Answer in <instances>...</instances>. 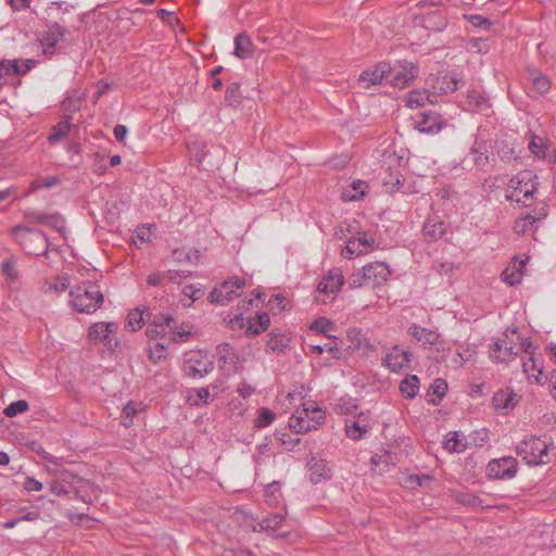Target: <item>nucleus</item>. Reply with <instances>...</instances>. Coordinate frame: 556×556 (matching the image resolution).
<instances>
[{
    "instance_id": "nucleus-15",
    "label": "nucleus",
    "mask_w": 556,
    "mask_h": 556,
    "mask_svg": "<svg viewBox=\"0 0 556 556\" xmlns=\"http://www.w3.org/2000/svg\"><path fill=\"white\" fill-rule=\"evenodd\" d=\"M389 73H391V64L379 62L374 68L362 72L357 81L362 88L368 89L374 85L381 84L383 79H388Z\"/></svg>"
},
{
    "instance_id": "nucleus-54",
    "label": "nucleus",
    "mask_w": 556,
    "mask_h": 556,
    "mask_svg": "<svg viewBox=\"0 0 556 556\" xmlns=\"http://www.w3.org/2000/svg\"><path fill=\"white\" fill-rule=\"evenodd\" d=\"M383 186L387 187L390 191L399 190L402 185V175L399 173H390L387 177L382 179Z\"/></svg>"
},
{
    "instance_id": "nucleus-18",
    "label": "nucleus",
    "mask_w": 556,
    "mask_h": 556,
    "mask_svg": "<svg viewBox=\"0 0 556 556\" xmlns=\"http://www.w3.org/2000/svg\"><path fill=\"white\" fill-rule=\"evenodd\" d=\"M66 34V29L61 26L58 23H52L48 26V30L43 31L40 37L39 41L42 46L43 53L46 55H53L55 52V46L59 42L60 39L64 37Z\"/></svg>"
},
{
    "instance_id": "nucleus-42",
    "label": "nucleus",
    "mask_w": 556,
    "mask_h": 556,
    "mask_svg": "<svg viewBox=\"0 0 556 556\" xmlns=\"http://www.w3.org/2000/svg\"><path fill=\"white\" fill-rule=\"evenodd\" d=\"M532 86L539 94H545L552 87L549 78L540 72L532 73Z\"/></svg>"
},
{
    "instance_id": "nucleus-23",
    "label": "nucleus",
    "mask_w": 556,
    "mask_h": 556,
    "mask_svg": "<svg viewBox=\"0 0 556 556\" xmlns=\"http://www.w3.org/2000/svg\"><path fill=\"white\" fill-rule=\"evenodd\" d=\"M503 337L507 340V345H505L503 354H495L494 358L498 362H508L519 353L518 341L520 336L517 329H507L503 332Z\"/></svg>"
},
{
    "instance_id": "nucleus-29",
    "label": "nucleus",
    "mask_w": 556,
    "mask_h": 556,
    "mask_svg": "<svg viewBox=\"0 0 556 556\" xmlns=\"http://www.w3.org/2000/svg\"><path fill=\"white\" fill-rule=\"evenodd\" d=\"M311 471V481L313 483H319L323 480L330 479V468L326 460L312 458L308 463Z\"/></svg>"
},
{
    "instance_id": "nucleus-50",
    "label": "nucleus",
    "mask_w": 556,
    "mask_h": 556,
    "mask_svg": "<svg viewBox=\"0 0 556 556\" xmlns=\"http://www.w3.org/2000/svg\"><path fill=\"white\" fill-rule=\"evenodd\" d=\"M46 225L60 233L65 232V219L60 213L48 214Z\"/></svg>"
},
{
    "instance_id": "nucleus-47",
    "label": "nucleus",
    "mask_w": 556,
    "mask_h": 556,
    "mask_svg": "<svg viewBox=\"0 0 556 556\" xmlns=\"http://www.w3.org/2000/svg\"><path fill=\"white\" fill-rule=\"evenodd\" d=\"M529 150L539 159L546 157V146L544 140L539 136H532L529 146Z\"/></svg>"
},
{
    "instance_id": "nucleus-31",
    "label": "nucleus",
    "mask_w": 556,
    "mask_h": 556,
    "mask_svg": "<svg viewBox=\"0 0 556 556\" xmlns=\"http://www.w3.org/2000/svg\"><path fill=\"white\" fill-rule=\"evenodd\" d=\"M468 106L478 112H485L491 108L489 98L481 91L472 89L467 93Z\"/></svg>"
},
{
    "instance_id": "nucleus-26",
    "label": "nucleus",
    "mask_w": 556,
    "mask_h": 556,
    "mask_svg": "<svg viewBox=\"0 0 556 556\" xmlns=\"http://www.w3.org/2000/svg\"><path fill=\"white\" fill-rule=\"evenodd\" d=\"M267 337L266 349L271 352H283L291 343V337L279 329H273Z\"/></svg>"
},
{
    "instance_id": "nucleus-4",
    "label": "nucleus",
    "mask_w": 556,
    "mask_h": 556,
    "mask_svg": "<svg viewBox=\"0 0 556 556\" xmlns=\"http://www.w3.org/2000/svg\"><path fill=\"white\" fill-rule=\"evenodd\" d=\"M13 236L27 254L34 256L48 254L50 244L43 231L18 225L13 228Z\"/></svg>"
},
{
    "instance_id": "nucleus-49",
    "label": "nucleus",
    "mask_w": 556,
    "mask_h": 556,
    "mask_svg": "<svg viewBox=\"0 0 556 556\" xmlns=\"http://www.w3.org/2000/svg\"><path fill=\"white\" fill-rule=\"evenodd\" d=\"M430 392H432V394L437 395L438 397V401H434V400H431L430 402L432 404H438L443 397L444 395L446 394V391H447V382L442 379V378H438L433 381V383L430 386V389H429Z\"/></svg>"
},
{
    "instance_id": "nucleus-1",
    "label": "nucleus",
    "mask_w": 556,
    "mask_h": 556,
    "mask_svg": "<svg viewBox=\"0 0 556 556\" xmlns=\"http://www.w3.org/2000/svg\"><path fill=\"white\" fill-rule=\"evenodd\" d=\"M70 304L80 314H93L104 302L100 287L92 281H84L70 291Z\"/></svg>"
},
{
    "instance_id": "nucleus-57",
    "label": "nucleus",
    "mask_w": 556,
    "mask_h": 556,
    "mask_svg": "<svg viewBox=\"0 0 556 556\" xmlns=\"http://www.w3.org/2000/svg\"><path fill=\"white\" fill-rule=\"evenodd\" d=\"M333 328V323L325 317L314 320L311 325V329L318 333L327 334V331Z\"/></svg>"
},
{
    "instance_id": "nucleus-24",
    "label": "nucleus",
    "mask_w": 556,
    "mask_h": 556,
    "mask_svg": "<svg viewBox=\"0 0 556 556\" xmlns=\"http://www.w3.org/2000/svg\"><path fill=\"white\" fill-rule=\"evenodd\" d=\"M493 149L495 159L498 157L503 162H510L517 159L514 141L506 136L493 139Z\"/></svg>"
},
{
    "instance_id": "nucleus-8",
    "label": "nucleus",
    "mask_w": 556,
    "mask_h": 556,
    "mask_svg": "<svg viewBox=\"0 0 556 556\" xmlns=\"http://www.w3.org/2000/svg\"><path fill=\"white\" fill-rule=\"evenodd\" d=\"M83 479L78 476L62 472L60 477L50 483V491L56 496H67L70 500H80L89 503L91 500L81 494L79 485Z\"/></svg>"
},
{
    "instance_id": "nucleus-14",
    "label": "nucleus",
    "mask_w": 556,
    "mask_h": 556,
    "mask_svg": "<svg viewBox=\"0 0 556 556\" xmlns=\"http://www.w3.org/2000/svg\"><path fill=\"white\" fill-rule=\"evenodd\" d=\"M428 84L431 86L435 98L439 94L454 92L456 89L465 85L463 79H458L454 74L450 73H439L438 76L431 77L428 80Z\"/></svg>"
},
{
    "instance_id": "nucleus-48",
    "label": "nucleus",
    "mask_w": 556,
    "mask_h": 556,
    "mask_svg": "<svg viewBox=\"0 0 556 556\" xmlns=\"http://www.w3.org/2000/svg\"><path fill=\"white\" fill-rule=\"evenodd\" d=\"M208 399H210L208 388L193 389L188 396V401L192 405H197V406L200 404H207Z\"/></svg>"
},
{
    "instance_id": "nucleus-20",
    "label": "nucleus",
    "mask_w": 556,
    "mask_h": 556,
    "mask_svg": "<svg viewBox=\"0 0 556 556\" xmlns=\"http://www.w3.org/2000/svg\"><path fill=\"white\" fill-rule=\"evenodd\" d=\"M371 429L364 413L345 422L346 435L352 440H361Z\"/></svg>"
},
{
    "instance_id": "nucleus-43",
    "label": "nucleus",
    "mask_w": 556,
    "mask_h": 556,
    "mask_svg": "<svg viewBox=\"0 0 556 556\" xmlns=\"http://www.w3.org/2000/svg\"><path fill=\"white\" fill-rule=\"evenodd\" d=\"M276 419V414L267 407H261L257 409V415L254 420V427L263 429L268 427Z\"/></svg>"
},
{
    "instance_id": "nucleus-59",
    "label": "nucleus",
    "mask_w": 556,
    "mask_h": 556,
    "mask_svg": "<svg viewBox=\"0 0 556 556\" xmlns=\"http://www.w3.org/2000/svg\"><path fill=\"white\" fill-rule=\"evenodd\" d=\"M327 337L332 339V341L330 343H326L324 345L325 351H327L331 355L332 358L340 359L342 356V352L337 342L339 339L336 336L328 334Z\"/></svg>"
},
{
    "instance_id": "nucleus-53",
    "label": "nucleus",
    "mask_w": 556,
    "mask_h": 556,
    "mask_svg": "<svg viewBox=\"0 0 556 556\" xmlns=\"http://www.w3.org/2000/svg\"><path fill=\"white\" fill-rule=\"evenodd\" d=\"M173 329L174 328L150 323L147 328V336L150 339H155L156 337H164L165 334L170 333Z\"/></svg>"
},
{
    "instance_id": "nucleus-36",
    "label": "nucleus",
    "mask_w": 556,
    "mask_h": 556,
    "mask_svg": "<svg viewBox=\"0 0 556 556\" xmlns=\"http://www.w3.org/2000/svg\"><path fill=\"white\" fill-rule=\"evenodd\" d=\"M419 387H420L419 378L416 375H408L400 383V391L404 397L414 399L419 391Z\"/></svg>"
},
{
    "instance_id": "nucleus-33",
    "label": "nucleus",
    "mask_w": 556,
    "mask_h": 556,
    "mask_svg": "<svg viewBox=\"0 0 556 556\" xmlns=\"http://www.w3.org/2000/svg\"><path fill=\"white\" fill-rule=\"evenodd\" d=\"M233 54L237 58L242 59V60L252 56V54H253L252 41L248 35L241 33L235 37Z\"/></svg>"
},
{
    "instance_id": "nucleus-7",
    "label": "nucleus",
    "mask_w": 556,
    "mask_h": 556,
    "mask_svg": "<svg viewBox=\"0 0 556 556\" xmlns=\"http://www.w3.org/2000/svg\"><path fill=\"white\" fill-rule=\"evenodd\" d=\"M214 369L213 356L207 352L195 350L189 351L184 356L182 370L186 376L197 379L212 372Z\"/></svg>"
},
{
    "instance_id": "nucleus-56",
    "label": "nucleus",
    "mask_w": 556,
    "mask_h": 556,
    "mask_svg": "<svg viewBox=\"0 0 556 556\" xmlns=\"http://www.w3.org/2000/svg\"><path fill=\"white\" fill-rule=\"evenodd\" d=\"M1 273L9 279L14 280L17 278V271L15 269V261L13 258L4 260L0 264Z\"/></svg>"
},
{
    "instance_id": "nucleus-28",
    "label": "nucleus",
    "mask_w": 556,
    "mask_h": 556,
    "mask_svg": "<svg viewBox=\"0 0 556 556\" xmlns=\"http://www.w3.org/2000/svg\"><path fill=\"white\" fill-rule=\"evenodd\" d=\"M427 102L432 105L437 103L433 92H430L427 89L412 90L407 94L406 105L410 109L425 106Z\"/></svg>"
},
{
    "instance_id": "nucleus-46",
    "label": "nucleus",
    "mask_w": 556,
    "mask_h": 556,
    "mask_svg": "<svg viewBox=\"0 0 556 556\" xmlns=\"http://www.w3.org/2000/svg\"><path fill=\"white\" fill-rule=\"evenodd\" d=\"M28 409H29L28 402L25 400H18V401H15V402H12L11 404H9L3 409V414L7 417L12 418V417L17 416L18 414H23V413L27 412Z\"/></svg>"
},
{
    "instance_id": "nucleus-63",
    "label": "nucleus",
    "mask_w": 556,
    "mask_h": 556,
    "mask_svg": "<svg viewBox=\"0 0 556 556\" xmlns=\"http://www.w3.org/2000/svg\"><path fill=\"white\" fill-rule=\"evenodd\" d=\"M24 215L29 223L46 225L48 214L38 211H26Z\"/></svg>"
},
{
    "instance_id": "nucleus-62",
    "label": "nucleus",
    "mask_w": 556,
    "mask_h": 556,
    "mask_svg": "<svg viewBox=\"0 0 556 556\" xmlns=\"http://www.w3.org/2000/svg\"><path fill=\"white\" fill-rule=\"evenodd\" d=\"M60 182V179L56 176H49L41 179H37L33 182L34 189L40 188H51L56 186Z\"/></svg>"
},
{
    "instance_id": "nucleus-37",
    "label": "nucleus",
    "mask_w": 556,
    "mask_h": 556,
    "mask_svg": "<svg viewBox=\"0 0 556 556\" xmlns=\"http://www.w3.org/2000/svg\"><path fill=\"white\" fill-rule=\"evenodd\" d=\"M501 276L508 286H516L521 281L523 273L517 269V256L513 258V263L502 271Z\"/></svg>"
},
{
    "instance_id": "nucleus-27",
    "label": "nucleus",
    "mask_w": 556,
    "mask_h": 556,
    "mask_svg": "<svg viewBox=\"0 0 556 556\" xmlns=\"http://www.w3.org/2000/svg\"><path fill=\"white\" fill-rule=\"evenodd\" d=\"M492 403L495 409H503L508 412L516 405V393L513 389L498 390L492 397Z\"/></svg>"
},
{
    "instance_id": "nucleus-3",
    "label": "nucleus",
    "mask_w": 556,
    "mask_h": 556,
    "mask_svg": "<svg viewBox=\"0 0 556 556\" xmlns=\"http://www.w3.org/2000/svg\"><path fill=\"white\" fill-rule=\"evenodd\" d=\"M407 334L419 344L424 350L434 349L437 352L435 362L445 361L450 352L445 340L435 330L422 327L413 323L407 328Z\"/></svg>"
},
{
    "instance_id": "nucleus-51",
    "label": "nucleus",
    "mask_w": 556,
    "mask_h": 556,
    "mask_svg": "<svg viewBox=\"0 0 556 556\" xmlns=\"http://www.w3.org/2000/svg\"><path fill=\"white\" fill-rule=\"evenodd\" d=\"M464 18L470 23L473 27L476 28H480V29H483V30H488L491 28L492 26V22L482 16V15H478V14H468V15H464Z\"/></svg>"
},
{
    "instance_id": "nucleus-21",
    "label": "nucleus",
    "mask_w": 556,
    "mask_h": 556,
    "mask_svg": "<svg viewBox=\"0 0 556 556\" xmlns=\"http://www.w3.org/2000/svg\"><path fill=\"white\" fill-rule=\"evenodd\" d=\"M446 232V225L437 215L427 218L422 227V233L428 242H435Z\"/></svg>"
},
{
    "instance_id": "nucleus-52",
    "label": "nucleus",
    "mask_w": 556,
    "mask_h": 556,
    "mask_svg": "<svg viewBox=\"0 0 556 556\" xmlns=\"http://www.w3.org/2000/svg\"><path fill=\"white\" fill-rule=\"evenodd\" d=\"M240 85L238 83H231L227 86L225 99L230 104H237L240 102Z\"/></svg>"
},
{
    "instance_id": "nucleus-44",
    "label": "nucleus",
    "mask_w": 556,
    "mask_h": 556,
    "mask_svg": "<svg viewBox=\"0 0 556 556\" xmlns=\"http://www.w3.org/2000/svg\"><path fill=\"white\" fill-rule=\"evenodd\" d=\"M444 448L450 452H463L466 448V444L463 443V440L459 439V435L456 431H451L446 434V439L444 441Z\"/></svg>"
},
{
    "instance_id": "nucleus-35",
    "label": "nucleus",
    "mask_w": 556,
    "mask_h": 556,
    "mask_svg": "<svg viewBox=\"0 0 556 556\" xmlns=\"http://www.w3.org/2000/svg\"><path fill=\"white\" fill-rule=\"evenodd\" d=\"M368 185L363 180H354L348 189H344L342 192V198L345 201H358L365 194Z\"/></svg>"
},
{
    "instance_id": "nucleus-34",
    "label": "nucleus",
    "mask_w": 556,
    "mask_h": 556,
    "mask_svg": "<svg viewBox=\"0 0 556 556\" xmlns=\"http://www.w3.org/2000/svg\"><path fill=\"white\" fill-rule=\"evenodd\" d=\"M217 355L219 357V362L223 363L224 368L227 367L228 370L235 368L238 356L229 343L219 344L217 346Z\"/></svg>"
},
{
    "instance_id": "nucleus-64",
    "label": "nucleus",
    "mask_w": 556,
    "mask_h": 556,
    "mask_svg": "<svg viewBox=\"0 0 556 556\" xmlns=\"http://www.w3.org/2000/svg\"><path fill=\"white\" fill-rule=\"evenodd\" d=\"M151 324H157L165 327L174 328L175 327V319L169 314H156L154 315Z\"/></svg>"
},
{
    "instance_id": "nucleus-55",
    "label": "nucleus",
    "mask_w": 556,
    "mask_h": 556,
    "mask_svg": "<svg viewBox=\"0 0 556 556\" xmlns=\"http://www.w3.org/2000/svg\"><path fill=\"white\" fill-rule=\"evenodd\" d=\"M191 336V330L189 326H181L177 329V323L175 321V327L170 331V340L174 342L177 341H186Z\"/></svg>"
},
{
    "instance_id": "nucleus-12",
    "label": "nucleus",
    "mask_w": 556,
    "mask_h": 556,
    "mask_svg": "<svg viewBox=\"0 0 556 556\" xmlns=\"http://www.w3.org/2000/svg\"><path fill=\"white\" fill-rule=\"evenodd\" d=\"M518 463L511 456L492 459L488 464V476L493 479L509 480L517 473Z\"/></svg>"
},
{
    "instance_id": "nucleus-41",
    "label": "nucleus",
    "mask_w": 556,
    "mask_h": 556,
    "mask_svg": "<svg viewBox=\"0 0 556 556\" xmlns=\"http://www.w3.org/2000/svg\"><path fill=\"white\" fill-rule=\"evenodd\" d=\"M425 24L427 27L434 30H442L446 26L447 22L441 11H433L427 13L425 16Z\"/></svg>"
},
{
    "instance_id": "nucleus-58",
    "label": "nucleus",
    "mask_w": 556,
    "mask_h": 556,
    "mask_svg": "<svg viewBox=\"0 0 556 556\" xmlns=\"http://www.w3.org/2000/svg\"><path fill=\"white\" fill-rule=\"evenodd\" d=\"M137 414V408L135 407V404L132 402H129L125 405L123 409V425L125 427H130L132 425V419L135 415Z\"/></svg>"
},
{
    "instance_id": "nucleus-2",
    "label": "nucleus",
    "mask_w": 556,
    "mask_h": 556,
    "mask_svg": "<svg viewBox=\"0 0 556 556\" xmlns=\"http://www.w3.org/2000/svg\"><path fill=\"white\" fill-rule=\"evenodd\" d=\"M538 185V176L533 172H519L510 178L505 198L509 202L530 206Z\"/></svg>"
},
{
    "instance_id": "nucleus-25",
    "label": "nucleus",
    "mask_w": 556,
    "mask_h": 556,
    "mask_svg": "<svg viewBox=\"0 0 556 556\" xmlns=\"http://www.w3.org/2000/svg\"><path fill=\"white\" fill-rule=\"evenodd\" d=\"M522 366L528 378H534L536 383L543 384L548 380V376L544 374L542 362L536 359L534 355H529L523 359Z\"/></svg>"
},
{
    "instance_id": "nucleus-45",
    "label": "nucleus",
    "mask_w": 556,
    "mask_h": 556,
    "mask_svg": "<svg viewBox=\"0 0 556 556\" xmlns=\"http://www.w3.org/2000/svg\"><path fill=\"white\" fill-rule=\"evenodd\" d=\"M283 520H285L283 515L271 514V515L267 516L266 518H264L262 521H260L258 526H260L261 530L276 531L281 527Z\"/></svg>"
},
{
    "instance_id": "nucleus-9",
    "label": "nucleus",
    "mask_w": 556,
    "mask_h": 556,
    "mask_svg": "<svg viewBox=\"0 0 556 556\" xmlns=\"http://www.w3.org/2000/svg\"><path fill=\"white\" fill-rule=\"evenodd\" d=\"M245 287V279L233 277L216 285L210 292L208 300L212 304L227 305L239 296Z\"/></svg>"
},
{
    "instance_id": "nucleus-61",
    "label": "nucleus",
    "mask_w": 556,
    "mask_h": 556,
    "mask_svg": "<svg viewBox=\"0 0 556 556\" xmlns=\"http://www.w3.org/2000/svg\"><path fill=\"white\" fill-rule=\"evenodd\" d=\"M357 245L361 248L359 250H364V253L371 249L375 244V240L372 237L368 236L366 232H358L357 238H355Z\"/></svg>"
},
{
    "instance_id": "nucleus-32",
    "label": "nucleus",
    "mask_w": 556,
    "mask_h": 556,
    "mask_svg": "<svg viewBox=\"0 0 556 556\" xmlns=\"http://www.w3.org/2000/svg\"><path fill=\"white\" fill-rule=\"evenodd\" d=\"M346 338L351 342V345L354 350L365 351L370 350L372 348L369 340L367 339V337L365 336L361 328H349L346 332Z\"/></svg>"
},
{
    "instance_id": "nucleus-5",
    "label": "nucleus",
    "mask_w": 556,
    "mask_h": 556,
    "mask_svg": "<svg viewBox=\"0 0 556 556\" xmlns=\"http://www.w3.org/2000/svg\"><path fill=\"white\" fill-rule=\"evenodd\" d=\"M391 276V269L384 262L369 263L357 273L353 274L350 280L351 288L379 287Z\"/></svg>"
},
{
    "instance_id": "nucleus-30",
    "label": "nucleus",
    "mask_w": 556,
    "mask_h": 556,
    "mask_svg": "<svg viewBox=\"0 0 556 556\" xmlns=\"http://www.w3.org/2000/svg\"><path fill=\"white\" fill-rule=\"evenodd\" d=\"M247 324H248L247 330H245L247 336L254 337V336L262 333L269 327L270 317L267 313H261V314H257L253 318H248Z\"/></svg>"
},
{
    "instance_id": "nucleus-13",
    "label": "nucleus",
    "mask_w": 556,
    "mask_h": 556,
    "mask_svg": "<svg viewBox=\"0 0 556 556\" xmlns=\"http://www.w3.org/2000/svg\"><path fill=\"white\" fill-rule=\"evenodd\" d=\"M344 285V278L339 269L329 270L327 276L318 283L317 292L324 294L323 302L332 301Z\"/></svg>"
},
{
    "instance_id": "nucleus-38",
    "label": "nucleus",
    "mask_w": 556,
    "mask_h": 556,
    "mask_svg": "<svg viewBox=\"0 0 556 556\" xmlns=\"http://www.w3.org/2000/svg\"><path fill=\"white\" fill-rule=\"evenodd\" d=\"M70 129L71 124L67 119L59 122L55 126L52 127L51 134L48 137V142L50 144H55L68 135Z\"/></svg>"
},
{
    "instance_id": "nucleus-10",
    "label": "nucleus",
    "mask_w": 556,
    "mask_h": 556,
    "mask_svg": "<svg viewBox=\"0 0 556 556\" xmlns=\"http://www.w3.org/2000/svg\"><path fill=\"white\" fill-rule=\"evenodd\" d=\"M470 155L475 166L480 170H488L495 164L493 139H483L477 136L471 148Z\"/></svg>"
},
{
    "instance_id": "nucleus-40",
    "label": "nucleus",
    "mask_w": 556,
    "mask_h": 556,
    "mask_svg": "<svg viewBox=\"0 0 556 556\" xmlns=\"http://www.w3.org/2000/svg\"><path fill=\"white\" fill-rule=\"evenodd\" d=\"M455 501L458 504L468 507H483L482 500L475 493L460 491L455 494Z\"/></svg>"
},
{
    "instance_id": "nucleus-39",
    "label": "nucleus",
    "mask_w": 556,
    "mask_h": 556,
    "mask_svg": "<svg viewBox=\"0 0 556 556\" xmlns=\"http://www.w3.org/2000/svg\"><path fill=\"white\" fill-rule=\"evenodd\" d=\"M146 323L144 313L139 308L130 311L126 318V328L130 331H137L142 328Z\"/></svg>"
},
{
    "instance_id": "nucleus-17",
    "label": "nucleus",
    "mask_w": 556,
    "mask_h": 556,
    "mask_svg": "<svg viewBox=\"0 0 556 556\" xmlns=\"http://www.w3.org/2000/svg\"><path fill=\"white\" fill-rule=\"evenodd\" d=\"M414 124L420 132L437 134L445 126V119L437 112H421Z\"/></svg>"
},
{
    "instance_id": "nucleus-6",
    "label": "nucleus",
    "mask_w": 556,
    "mask_h": 556,
    "mask_svg": "<svg viewBox=\"0 0 556 556\" xmlns=\"http://www.w3.org/2000/svg\"><path fill=\"white\" fill-rule=\"evenodd\" d=\"M547 452V442L538 437L526 438L516 446L517 455L533 466L546 464Z\"/></svg>"
},
{
    "instance_id": "nucleus-60",
    "label": "nucleus",
    "mask_w": 556,
    "mask_h": 556,
    "mask_svg": "<svg viewBox=\"0 0 556 556\" xmlns=\"http://www.w3.org/2000/svg\"><path fill=\"white\" fill-rule=\"evenodd\" d=\"M165 345L162 342L155 341L153 344H150V359L153 362L161 361L165 357Z\"/></svg>"
},
{
    "instance_id": "nucleus-22",
    "label": "nucleus",
    "mask_w": 556,
    "mask_h": 556,
    "mask_svg": "<svg viewBox=\"0 0 556 556\" xmlns=\"http://www.w3.org/2000/svg\"><path fill=\"white\" fill-rule=\"evenodd\" d=\"M289 427L295 433H306L316 429V426L312 424V419H309V408H303L302 410H296L289 418Z\"/></svg>"
},
{
    "instance_id": "nucleus-19",
    "label": "nucleus",
    "mask_w": 556,
    "mask_h": 556,
    "mask_svg": "<svg viewBox=\"0 0 556 556\" xmlns=\"http://www.w3.org/2000/svg\"><path fill=\"white\" fill-rule=\"evenodd\" d=\"M117 330V324L110 321V323H94L92 324L88 329V340L93 343H105L106 345H112V340L110 338V334L112 332H115Z\"/></svg>"
},
{
    "instance_id": "nucleus-11",
    "label": "nucleus",
    "mask_w": 556,
    "mask_h": 556,
    "mask_svg": "<svg viewBox=\"0 0 556 556\" xmlns=\"http://www.w3.org/2000/svg\"><path fill=\"white\" fill-rule=\"evenodd\" d=\"M418 76V66L413 62L397 61L391 65L388 81L396 88L408 86Z\"/></svg>"
},
{
    "instance_id": "nucleus-16",
    "label": "nucleus",
    "mask_w": 556,
    "mask_h": 556,
    "mask_svg": "<svg viewBox=\"0 0 556 556\" xmlns=\"http://www.w3.org/2000/svg\"><path fill=\"white\" fill-rule=\"evenodd\" d=\"M413 354L394 345L383 358V364L393 372H399L410 367Z\"/></svg>"
}]
</instances>
